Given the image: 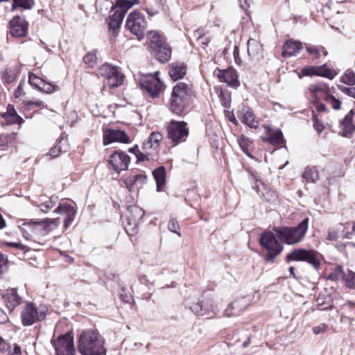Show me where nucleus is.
Masks as SVG:
<instances>
[{
	"mask_svg": "<svg viewBox=\"0 0 355 355\" xmlns=\"http://www.w3.org/2000/svg\"><path fill=\"white\" fill-rule=\"evenodd\" d=\"M78 350L82 355H106L105 339L97 331H84L78 337Z\"/></svg>",
	"mask_w": 355,
	"mask_h": 355,
	"instance_id": "1",
	"label": "nucleus"
},
{
	"mask_svg": "<svg viewBox=\"0 0 355 355\" xmlns=\"http://www.w3.org/2000/svg\"><path fill=\"white\" fill-rule=\"evenodd\" d=\"M309 218H304L299 225L293 227H276L274 229L276 236L282 241L288 245L300 242L309 227Z\"/></svg>",
	"mask_w": 355,
	"mask_h": 355,
	"instance_id": "2",
	"label": "nucleus"
},
{
	"mask_svg": "<svg viewBox=\"0 0 355 355\" xmlns=\"http://www.w3.org/2000/svg\"><path fill=\"white\" fill-rule=\"evenodd\" d=\"M191 94V89L184 83H178L173 88L171 98V110L178 115L182 113Z\"/></svg>",
	"mask_w": 355,
	"mask_h": 355,
	"instance_id": "3",
	"label": "nucleus"
},
{
	"mask_svg": "<svg viewBox=\"0 0 355 355\" xmlns=\"http://www.w3.org/2000/svg\"><path fill=\"white\" fill-rule=\"evenodd\" d=\"M309 89L311 92V97L316 101H324L326 105H329L335 110L340 108V101L331 94V90L326 84H312Z\"/></svg>",
	"mask_w": 355,
	"mask_h": 355,
	"instance_id": "4",
	"label": "nucleus"
},
{
	"mask_svg": "<svg viewBox=\"0 0 355 355\" xmlns=\"http://www.w3.org/2000/svg\"><path fill=\"white\" fill-rule=\"evenodd\" d=\"M46 315L44 308H37L34 303L31 302H26L20 312L21 322L24 327L31 326L37 322L44 320Z\"/></svg>",
	"mask_w": 355,
	"mask_h": 355,
	"instance_id": "5",
	"label": "nucleus"
},
{
	"mask_svg": "<svg viewBox=\"0 0 355 355\" xmlns=\"http://www.w3.org/2000/svg\"><path fill=\"white\" fill-rule=\"evenodd\" d=\"M158 73L159 72L157 71L154 74H144L141 76L139 80L141 88L153 98L158 97L164 89L163 82L157 77Z\"/></svg>",
	"mask_w": 355,
	"mask_h": 355,
	"instance_id": "6",
	"label": "nucleus"
},
{
	"mask_svg": "<svg viewBox=\"0 0 355 355\" xmlns=\"http://www.w3.org/2000/svg\"><path fill=\"white\" fill-rule=\"evenodd\" d=\"M286 261H305L311 264L315 270H318L320 265V254L315 251L302 248L293 250L286 255Z\"/></svg>",
	"mask_w": 355,
	"mask_h": 355,
	"instance_id": "7",
	"label": "nucleus"
},
{
	"mask_svg": "<svg viewBox=\"0 0 355 355\" xmlns=\"http://www.w3.org/2000/svg\"><path fill=\"white\" fill-rule=\"evenodd\" d=\"M259 241L261 246L268 251V254L265 257L266 261L272 262L282 252L283 246L271 232L263 233Z\"/></svg>",
	"mask_w": 355,
	"mask_h": 355,
	"instance_id": "8",
	"label": "nucleus"
},
{
	"mask_svg": "<svg viewBox=\"0 0 355 355\" xmlns=\"http://www.w3.org/2000/svg\"><path fill=\"white\" fill-rule=\"evenodd\" d=\"M147 22L144 16L139 12H131L125 21V26L131 33L135 35L139 40H141L145 34Z\"/></svg>",
	"mask_w": 355,
	"mask_h": 355,
	"instance_id": "9",
	"label": "nucleus"
},
{
	"mask_svg": "<svg viewBox=\"0 0 355 355\" xmlns=\"http://www.w3.org/2000/svg\"><path fill=\"white\" fill-rule=\"evenodd\" d=\"M167 137L175 144L184 141L189 135V129L184 121L172 120L166 127Z\"/></svg>",
	"mask_w": 355,
	"mask_h": 355,
	"instance_id": "10",
	"label": "nucleus"
},
{
	"mask_svg": "<svg viewBox=\"0 0 355 355\" xmlns=\"http://www.w3.org/2000/svg\"><path fill=\"white\" fill-rule=\"evenodd\" d=\"M55 355H75L76 349L73 344V336L71 333L61 335L51 341Z\"/></svg>",
	"mask_w": 355,
	"mask_h": 355,
	"instance_id": "11",
	"label": "nucleus"
},
{
	"mask_svg": "<svg viewBox=\"0 0 355 355\" xmlns=\"http://www.w3.org/2000/svg\"><path fill=\"white\" fill-rule=\"evenodd\" d=\"M98 73L106 78L107 85L110 88L117 87L123 82V75L118 71L116 67L111 64H103L98 69Z\"/></svg>",
	"mask_w": 355,
	"mask_h": 355,
	"instance_id": "12",
	"label": "nucleus"
},
{
	"mask_svg": "<svg viewBox=\"0 0 355 355\" xmlns=\"http://www.w3.org/2000/svg\"><path fill=\"white\" fill-rule=\"evenodd\" d=\"M60 223V221L59 218L46 219L44 220L38 221H24L22 223V225L24 226V227H22V230L26 232V228H27L32 233H36L41 230H44L45 232H48L56 228Z\"/></svg>",
	"mask_w": 355,
	"mask_h": 355,
	"instance_id": "13",
	"label": "nucleus"
},
{
	"mask_svg": "<svg viewBox=\"0 0 355 355\" xmlns=\"http://www.w3.org/2000/svg\"><path fill=\"white\" fill-rule=\"evenodd\" d=\"M191 310L198 315H208L213 317L218 313L219 310L216 305L214 304L211 299H205L200 302L193 304Z\"/></svg>",
	"mask_w": 355,
	"mask_h": 355,
	"instance_id": "14",
	"label": "nucleus"
},
{
	"mask_svg": "<svg viewBox=\"0 0 355 355\" xmlns=\"http://www.w3.org/2000/svg\"><path fill=\"white\" fill-rule=\"evenodd\" d=\"M128 212L130 216L127 219L124 229L129 235H134L139 220L144 215V211L139 207L134 205L128 208Z\"/></svg>",
	"mask_w": 355,
	"mask_h": 355,
	"instance_id": "15",
	"label": "nucleus"
},
{
	"mask_svg": "<svg viewBox=\"0 0 355 355\" xmlns=\"http://www.w3.org/2000/svg\"><path fill=\"white\" fill-rule=\"evenodd\" d=\"M1 298L10 312L13 311L24 301L23 297L18 293L17 289L15 288L6 290L1 294Z\"/></svg>",
	"mask_w": 355,
	"mask_h": 355,
	"instance_id": "16",
	"label": "nucleus"
},
{
	"mask_svg": "<svg viewBox=\"0 0 355 355\" xmlns=\"http://www.w3.org/2000/svg\"><path fill=\"white\" fill-rule=\"evenodd\" d=\"M130 162V157L122 152L115 151L110 157L109 163L113 170L119 173L121 171L127 170Z\"/></svg>",
	"mask_w": 355,
	"mask_h": 355,
	"instance_id": "17",
	"label": "nucleus"
},
{
	"mask_svg": "<svg viewBox=\"0 0 355 355\" xmlns=\"http://www.w3.org/2000/svg\"><path fill=\"white\" fill-rule=\"evenodd\" d=\"M130 141V137L123 130L107 129L103 132L104 145L110 144L112 142L129 144Z\"/></svg>",
	"mask_w": 355,
	"mask_h": 355,
	"instance_id": "18",
	"label": "nucleus"
},
{
	"mask_svg": "<svg viewBox=\"0 0 355 355\" xmlns=\"http://www.w3.org/2000/svg\"><path fill=\"white\" fill-rule=\"evenodd\" d=\"M28 83L34 89L46 94H52L58 89L57 85L48 83L33 73L29 75Z\"/></svg>",
	"mask_w": 355,
	"mask_h": 355,
	"instance_id": "19",
	"label": "nucleus"
},
{
	"mask_svg": "<svg viewBox=\"0 0 355 355\" xmlns=\"http://www.w3.org/2000/svg\"><path fill=\"white\" fill-rule=\"evenodd\" d=\"M9 28L10 34L14 37H24L27 33L28 23L19 16H15L10 21Z\"/></svg>",
	"mask_w": 355,
	"mask_h": 355,
	"instance_id": "20",
	"label": "nucleus"
},
{
	"mask_svg": "<svg viewBox=\"0 0 355 355\" xmlns=\"http://www.w3.org/2000/svg\"><path fill=\"white\" fill-rule=\"evenodd\" d=\"M354 114L353 110H351L340 122L339 134L349 137L355 131V125L352 122Z\"/></svg>",
	"mask_w": 355,
	"mask_h": 355,
	"instance_id": "21",
	"label": "nucleus"
},
{
	"mask_svg": "<svg viewBox=\"0 0 355 355\" xmlns=\"http://www.w3.org/2000/svg\"><path fill=\"white\" fill-rule=\"evenodd\" d=\"M147 176L143 173L130 175L124 180L127 189L130 191H135L142 187L146 182Z\"/></svg>",
	"mask_w": 355,
	"mask_h": 355,
	"instance_id": "22",
	"label": "nucleus"
},
{
	"mask_svg": "<svg viewBox=\"0 0 355 355\" xmlns=\"http://www.w3.org/2000/svg\"><path fill=\"white\" fill-rule=\"evenodd\" d=\"M253 189H256L260 197L267 202H274L277 199L275 191L271 190L261 181H257Z\"/></svg>",
	"mask_w": 355,
	"mask_h": 355,
	"instance_id": "23",
	"label": "nucleus"
},
{
	"mask_svg": "<svg viewBox=\"0 0 355 355\" xmlns=\"http://www.w3.org/2000/svg\"><path fill=\"white\" fill-rule=\"evenodd\" d=\"M301 73L304 76L316 75L329 78H332L334 77L333 71L326 68L324 64L320 67L311 66L304 67L301 69Z\"/></svg>",
	"mask_w": 355,
	"mask_h": 355,
	"instance_id": "24",
	"label": "nucleus"
},
{
	"mask_svg": "<svg viewBox=\"0 0 355 355\" xmlns=\"http://www.w3.org/2000/svg\"><path fill=\"white\" fill-rule=\"evenodd\" d=\"M218 77L220 81L226 83L232 87L236 88L240 85L236 72L233 69L219 71Z\"/></svg>",
	"mask_w": 355,
	"mask_h": 355,
	"instance_id": "25",
	"label": "nucleus"
},
{
	"mask_svg": "<svg viewBox=\"0 0 355 355\" xmlns=\"http://www.w3.org/2000/svg\"><path fill=\"white\" fill-rule=\"evenodd\" d=\"M163 135L159 132H152L148 139L143 143L142 150H148L152 153L157 151L159 142L162 140Z\"/></svg>",
	"mask_w": 355,
	"mask_h": 355,
	"instance_id": "26",
	"label": "nucleus"
},
{
	"mask_svg": "<svg viewBox=\"0 0 355 355\" xmlns=\"http://www.w3.org/2000/svg\"><path fill=\"white\" fill-rule=\"evenodd\" d=\"M248 306V302L243 297L236 300L232 302L225 311V314L227 317L239 315L242 311Z\"/></svg>",
	"mask_w": 355,
	"mask_h": 355,
	"instance_id": "27",
	"label": "nucleus"
},
{
	"mask_svg": "<svg viewBox=\"0 0 355 355\" xmlns=\"http://www.w3.org/2000/svg\"><path fill=\"white\" fill-rule=\"evenodd\" d=\"M54 212L65 216L64 223L65 227H68L73 220L76 211L74 207L68 204L59 205Z\"/></svg>",
	"mask_w": 355,
	"mask_h": 355,
	"instance_id": "28",
	"label": "nucleus"
},
{
	"mask_svg": "<svg viewBox=\"0 0 355 355\" xmlns=\"http://www.w3.org/2000/svg\"><path fill=\"white\" fill-rule=\"evenodd\" d=\"M262 46L257 40L250 38L248 41V54L251 60H259L261 56Z\"/></svg>",
	"mask_w": 355,
	"mask_h": 355,
	"instance_id": "29",
	"label": "nucleus"
},
{
	"mask_svg": "<svg viewBox=\"0 0 355 355\" xmlns=\"http://www.w3.org/2000/svg\"><path fill=\"white\" fill-rule=\"evenodd\" d=\"M302 49L300 42L288 40L283 46L282 56L291 57L295 55Z\"/></svg>",
	"mask_w": 355,
	"mask_h": 355,
	"instance_id": "30",
	"label": "nucleus"
},
{
	"mask_svg": "<svg viewBox=\"0 0 355 355\" xmlns=\"http://www.w3.org/2000/svg\"><path fill=\"white\" fill-rule=\"evenodd\" d=\"M114 8L115 9V7ZM126 12L127 11H125L123 9H120L119 8H116V10L114 11L113 15L111 17L108 23L109 28L113 31V33H114L116 30L120 27V25Z\"/></svg>",
	"mask_w": 355,
	"mask_h": 355,
	"instance_id": "31",
	"label": "nucleus"
},
{
	"mask_svg": "<svg viewBox=\"0 0 355 355\" xmlns=\"http://www.w3.org/2000/svg\"><path fill=\"white\" fill-rule=\"evenodd\" d=\"M155 51V56L156 58L161 62H167L171 55V51L170 47L164 42L159 46H157L156 48L153 49Z\"/></svg>",
	"mask_w": 355,
	"mask_h": 355,
	"instance_id": "32",
	"label": "nucleus"
},
{
	"mask_svg": "<svg viewBox=\"0 0 355 355\" xmlns=\"http://www.w3.org/2000/svg\"><path fill=\"white\" fill-rule=\"evenodd\" d=\"M168 73L173 80H178L186 74V67L184 64L173 63L170 65Z\"/></svg>",
	"mask_w": 355,
	"mask_h": 355,
	"instance_id": "33",
	"label": "nucleus"
},
{
	"mask_svg": "<svg viewBox=\"0 0 355 355\" xmlns=\"http://www.w3.org/2000/svg\"><path fill=\"white\" fill-rule=\"evenodd\" d=\"M241 121L250 128H257L259 121L256 119L254 113L248 108L243 107L242 110Z\"/></svg>",
	"mask_w": 355,
	"mask_h": 355,
	"instance_id": "34",
	"label": "nucleus"
},
{
	"mask_svg": "<svg viewBox=\"0 0 355 355\" xmlns=\"http://www.w3.org/2000/svg\"><path fill=\"white\" fill-rule=\"evenodd\" d=\"M153 177L156 181L157 190L160 191L166 182V169L164 166H159L153 172Z\"/></svg>",
	"mask_w": 355,
	"mask_h": 355,
	"instance_id": "35",
	"label": "nucleus"
},
{
	"mask_svg": "<svg viewBox=\"0 0 355 355\" xmlns=\"http://www.w3.org/2000/svg\"><path fill=\"white\" fill-rule=\"evenodd\" d=\"M68 147L67 139L66 138H61L59 142L50 149L49 155L51 158L57 157L62 152H67Z\"/></svg>",
	"mask_w": 355,
	"mask_h": 355,
	"instance_id": "36",
	"label": "nucleus"
},
{
	"mask_svg": "<svg viewBox=\"0 0 355 355\" xmlns=\"http://www.w3.org/2000/svg\"><path fill=\"white\" fill-rule=\"evenodd\" d=\"M302 176L308 182L314 183L319 180L318 171L314 167H306Z\"/></svg>",
	"mask_w": 355,
	"mask_h": 355,
	"instance_id": "37",
	"label": "nucleus"
},
{
	"mask_svg": "<svg viewBox=\"0 0 355 355\" xmlns=\"http://www.w3.org/2000/svg\"><path fill=\"white\" fill-rule=\"evenodd\" d=\"M148 37L151 43L152 49L156 48L165 42L163 37L156 31H150L148 33Z\"/></svg>",
	"mask_w": 355,
	"mask_h": 355,
	"instance_id": "38",
	"label": "nucleus"
},
{
	"mask_svg": "<svg viewBox=\"0 0 355 355\" xmlns=\"http://www.w3.org/2000/svg\"><path fill=\"white\" fill-rule=\"evenodd\" d=\"M269 140L272 145H281L284 143L282 132L277 129L269 134Z\"/></svg>",
	"mask_w": 355,
	"mask_h": 355,
	"instance_id": "39",
	"label": "nucleus"
},
{
	"mask_svg": "<svg viewBox=\"0 0 355 355\" xmlns=\"http://www.w3.org/2000/svg\"><path fill=\"white\" fill-rule=\"evenodd\" d=\"M306 51L309 54L313 55V59L319 58L320 52L322 53L324 56L327 55V51L321 46H306Z\"/></svg>",
	"mask_w": 355,
	"mask_h": 355,
	"instance_id": "40",
	"label": "nucleus"
},
{
	"mask_svg": "<svg viewBox=\"0 0 355 355\" xmlns=\"http://www.w3.org/2000/svg\"><path fill=\"white\" fill-rule=\"evenodd\" d=\"M56 200L57 198L51 197L37 206L40 208L42 211L46 213L55 205Z\"/></svg>",
	"mask_w": 355,
	"mask_h": 355,
	"instance_id": "41",
	"label": "nucleus"
},
{
	"mask_svg": "<svg viewBox=\"0 0 355 355\" xmlns=\"http://www.w3.org/2000/svg\"><path fill=\"white\" fill-rule=\"evenodd\" d=\"M343 278L347 287L355 288V272L348 270L344 273Z\"/></svg>",
	"mask_w": 355,
	"mask_h": 355,
	"instance_id": "42",
	"label": "nucleus"
},
{
	"mask_svg": "<svg viewBox=\"0 0 355 355\" xmlns=\"http://www.w3.org/2000/svg\"><path fill=\"white\" fill-rule=\"evenodd\" d=\"M340 81L348 85H355V73L352 70H347L341 76Z\"/></svg>",
	"mask_w": 355,
	"mask_h": 355,
	"instance_id": "43",
	"label": "nucleus"
},
{
	"mask_svg": "<svg viewBox=\"0 0 355 355\" xmlns=\"http://www.w3.org/2000/svg\"><path fill=\"white\" fill-rule=\"evenodd\" d=\"M138 0H117L115 8H119L125 11H128L134 4L137 3Z\"/></svg>",
	"mask_w": 355,
	"mask_h": 355,
	"instance_id": "44",
	"label": "nucleus"
},
{
	"mask_svg": "<svg viewBox=\"0 0 355 355\" xmlns=\"http://www.w3.org/2000/svg\"><path fill=\"white\" fill-rule=\"evenodd\" d=\"M13 7H21L24 9H31L33 4V0H12Z\"/></svg>",
	"mask_w": 355,
	"mask_h": 355,
	"instance_id": "45",
	"label": "nucleus"
},
{
	"mask_svg": "<svg viewBox=\"0 0 355 355\" xmlns=\"http://www.w3.org/2000/svg\"><path fill=\"white\" fill-rule=\"evenodd\" d=\"M97 57L95 53H88L83 58V61L85 64H88L89 67H93L96 63Z\"/></svg>",
	"mask_w": 355,
	"mask_h": 355,
	"instance_id": "46",
	"label": "nucleus"
},
{
	"mask_svg": "<svg viewBox=\"0 0 355 355\" xmlns=\"http://www.w3.org/2000/svg\"><path fill=\"white\" fill-rule=\"evenodd\" d=\"M312 121L313 122V128L317 131L318 133H321L324 129L323 123L318 119L317 115L315 114V111L313 110Z\"/></svg>",
	"mask_w": 355,
	"mask_h": 355,
	"instance_id": "47",
	"label": "nucleus"
},
{
	"mask_svg": "<svg viewBox=\"0 0 355 355\" xmlns=\"http://www.w3.org/2000/svg\"><path fill=\"white\" fill-rule=\"evenodd\" d=\"M3 80L4 81V83L11 84L14 83L16 80L15 73L11 71H6L3 73Z\"/></svg>",
	"mask_w": 355,
	"mask_h": 355,
	"instance_id": "48",
	"label": "nucleus"
},
{
	"mask_svg": "<svg viewBox=\"0 0 355 355\" xmlns=\"http://www.w3.org/2000/svg\"><path fill=\"white\" fill-rule=\"evenodd\" d=\"M168 229L169 231L177 234L179 236H181L180 232L179 231L180 225L175 220L171 219L169 220L168 224Z\"/></svg>",
	"mask_w": 355,
	"mask_h": 355,
	"instance_id": "49",
	"label": "nucleus"
},
{
	"mask_svg": "<svg viewBox=\"0 0 355 355\" xmlns=\"http://www.w3.org/2000/svg\"><path fill=\"white\" fill-rule=\"evenodd\" d=\"M153 153L148 150H142V151H138L136 153V157L138 162H144L145 160H149V156Z\"/></svg>",
	"mask_w": 355,
	"mask_h": 355,
	"instance_id": "50",
	"label": "nucleus"
},
{
	"mask_svg": "<svg viewBox=\"0 0 355 355\" xmlns=\"http://www.w3.org/2000/svg\"><path fill=\"white\" fill-rule=\"evenodd\" d=\"M251 141L246 137L242 136L239 140V145L242 150L250 157H252V155L249 153L248 148H245L244 145H248Z\"/></svg>",
	"mask_w": 355,
	"mask_h": 355,
	"instance_id": "51",
	"label": "nucleus"
},
{
	"mask_svg": "<svg viewBox=\"0 0 355 355\" xmlns=\"http://www.w3.org/2000/svg\"><path fill=\"white\" fill-rule=\"evenodd\" d=\"M8 123L10 124H20L23 119L21 116H19L18 114L14 115L13 116H8L4 118Z\"/></svg>",
	"mask_w": 355,
	"mask_h": 355,
	"instance_id": "52",
	"label": "nucleus"
},
{
	"mask_svg": "<svg viewBox=\"0 0 355 355\" xmlns=\"http://www.w3.org/2000/svg\"><path fill=\"white\" fill-rule=\"evenodd\" d=\"M313 104L315 106V109L318 112H327V108L325 103H323L321 101H316L315 99H314Z\"/></svg>",
	"mask_w": 355,
	"mask_h": 355,
	"instance_id": "53",
	"label": "nucleus"
},
{
	"mask_svg": "<svg viewBox=\"0 0 355 355\" xmlns=\"http://www.w3.org/2000/svg\"><path fill=\"white\" fill-rule=\"evenodd\" d=\"M26 105L29 108L32 109L34 107H38L43 105V102L40 100H30L26 102Z\"/></svg>",
	"mask_w": 355,
	"mask_h": 355,
	"instance_id": "54",
	"label": "nucleus"
},
{
	"mask_svg": "<svg viewBox=\"0 0 355 355\" xmlns=\"http://www.w3.org/2000/svg\"><path fill=\"white\" fill-rule=\"evenodd\" d=\"M17 112L12 105H8L7 107V111L2 114L1 116L3 118L8 117V116H13L14 115H16Z\"/></svg>",
	"mask_w": 355,
	"mask_h": 355,
	"instance_id": "55",
	"label": "nucleus"
},
{
	"mask_svg": "<svg viewBox=\"0 0 355 355\" xmlns=\"http://www.w3.org/2000/svg\"><path fill=\"white\" fill-rule=\"evenodd\" d=\"M327 329V326L325 324L322 323L318 326L313 327V332L314 334L317 335L325 332Z\"/></svg>",
	"mask_w": 355,
	"mask_h": 355,
	"instance_id": "56",
	"label": "nucleus"
},
{
	"mask_svg": "<svg viewBox=\"0 0 355 355\" xmlns=\"http://www.w3.org/2000/svg\"><path fill=\"white\" fill-rule=\"evenodd\" d=\"M10 348V345L7 343L4 339L0 336V352H4L8 350Z\"/></svg>",
	"mask_w": 355,
	"mask_h": 355,
	"instance_id": "57",
	"label": "nucleus"
},
{
	"mask_svg": "<svg viewBox=\"0 0 355 355\" xmlns=\"http://www.w3.org/2000/svg\"><path fill=\"white\" fill-rule=\"evenodd\" d=\"M8 320V316L5 311L0 308V324H4Z\"/></svg>",
	"mask_w": 355,
	"mask_h": 355,
	"instance_id": "58",
	"label": "nucleus"
},
{
	"mask_svg": "<svg viewBox=\"0 0 355 355\" xmlns=\"http://www.w3.org/2000/svg\"><path fill=\"white\" fill-rule=\"evenodd\" d=\"M338 233L336 231L332 230L329 231L328 234L327 236V239L329 241H334L337 238Z\"/></svg>",
	"mask_w": 355,
	"mask_h": 355,
	"instance_id": "59",
	"label": "nucleus"
},
{
	"mask_svg": "<svg viewBox=\"0 0 355 355\" xmlns=\"http://www.w3.org/2000/svg\"><path fill=\"white\" fill-rule=\"evenodd\" d=\"M198 41L199 43L206 45L209 42V39L205 35H200L198 37Z\"/></svg>",
	"mask_w": 355,
	"mask_h": 355,
	"instance_id": "60",
	"label": "nucleus"
},
{
	"mask_svg": "<svg viewBox=\"0 0 355 355\" xmlns=\"http://www.w3.org/2000/svg\"><path fill=\"white\" fill-rule=\"evenodd\" d=\"M8 144V138L6 135H0V148L6 146Z\"/></svg>",
	"mask_w": 355,
	"mask_h": 355,
	"instance_id": "61",
	"label": "nucleus"
},
{
	"mask_svg": "<svg viewBox=\"0 0 355 355\" xmlns=\"http://www.w3.org/2000/svg\"><path fill=\"white\" fill-rule=\"evenodd\" d=\"M6 264V260L3 255L0 254V275L3 273Z\"/></svg>",
	"mask_w": 355,
	"mask_h": 355,
	"instance_id": "62",
	"label": "nucleus"
},
{
	"mask_svg": "<svg viewBox=\"0 0 355 355\" xmlns=\"http://www.w3.org/2000/svg\"><path fill=\"white\" fill-rule=\"evenodd\" d=\"M22 85L20 83L15 92V96L16 98L19 97L23 94Z\"/></svg>",
	"mask_w": 355,
	"mask_h": 355,
	"instance_id": "63",
	"label": "nucleus"
},
{
	"mask_svg": "<svg viewBox=\"0 0 355 355\" xmlns=\"http://www.w3.org/2000/svg\"><path fill=\"white\" fill-rule=\"evenodd\" d=\"M11 355H21V347L18 345L15 344L13 352Z\"/></svg>",
	"mask_w": 355,
	"mask_h": 355,
	"instance_id": "64",
	"label": "nucleus"
}]
</instances>
